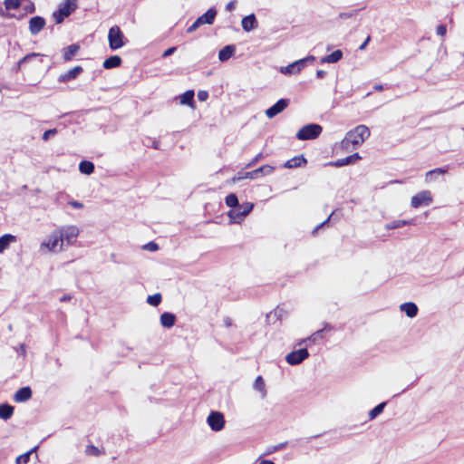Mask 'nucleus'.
Here are the masks:
<instances>
[{"label":"nucleus","mask_w":464,"mask_h":464,"mask_svg":"<svg viewBox=\"0 0 464 464\" xmlns=\"http://www.w3.org/2000/svg\"><path fill=\"white\" fill-rule=\"evenodd\" d=\"M158 248H159L158 245L154 242H150L144 246V249L149 250V251H156V250H158Z\"/></svg>","instance_id":"51"},{"label":"nucleus","mask_w":464,"mask_h":464,"mask_svg":"<svg viewBox=\"0 0 464 464\" xmlns=\"http://www.w3.org/2000/svg\"><path fill=\"white\" fill-rule=\"evenodd\" d=\"M63 245H72L79 236V228L76 226H63L57 228Z\"/></svg>","instance_id":"6"},{"label":"nucleus","mask_w":464,"mask_h":464,"mask_svg":"<svg viewBox=\"0 0 464 464\" xmlns=\"http://www.w3.org/2000/svg\"><path fill=\"white\" fill-rule=\"evenodd\" d=\"M14 408L10 404H0V419L4 420H9L14 414Z\"/></svg>","instance_id":"26"},{"label":"nucleus","mask_w":464,"mask_h":464,"mask_svg":"<svg viewBox=\"0 0 464 464\" xmlns=\"http://www.w3.org/2000/svg\"><path fill=\"white\" fill-rule=\"evenodd\" d=\"M242 28L246 32H250L257 27V21L254 14L245 16L241 22Z\"/></svg>","instance_id":"18"},{"label":"nucleus","mask_w":464,"mask_h":464,"mask_svg":"<svg viewBox=\"0 0 464 464\" xmlns=\"http://www.w3.org/2000/svg\"><path fill=\"white\" fill-rule=\"evenodd\" d=\"M304 61H305L306 64H307L308 63H313V62H314V61H315V57H314V55H308V56H306V57H305V58H304Z\"/></svg>","instance_id":"61"},{"label":"nucleus","mask_w":464,"mask_h":464,"mask_svg":"<svg viewBox=\"0 0 464 464\" xmlns=\"http://www.w3.org/2000/svg\"><path fill=\"white\" fill-rule=\"evenodd\" d=\"M282 313H283V309L277 307L276 309H275L274 312H271L269 314H267V319H270L272 316L281 318Z\"/></svg>","instance_id":"47"},{"label":"nucleus","mask_w":464,"mask_h":464,"mask_svg":"<svg viewBox=\"0 0 464 464\" xmlns=\"http://www.w3.org/2000/svg\"><path fill=\"white\" fill-rule=\"evenodd\" d=\"M16 242V237L11 234H5L0 237V253L7 249L11 243Z\"/></svg>","instance_id":"22"},{"label":"nucleus","mask_w":464,"mask_h":464,"mask_svg":"<svg viewBox=\"0 0 464 464\" xmlns=\"http://www.w3.org/2000/svg\"><path fill=\"white\" fill-rule=\"evenodd\" d=\"M263 158V154H257L247 165V168L255 166L261 159Z\"/></svg>","instance_id":"50"},{"label":"nucleus","mask_w":464,"mask_h":464,"mask_svg":"<svg viewBox=\"0 0 464 464\" xmlns=\"http://www.w3.org/2000/svg\"><path fill=\"white\" fill-rule=\"evenodd\" d=\"M309 357V353L306 348H302L293 351L285 356V361L290 365H297L303 362Z\"/></svg>","instance_id":"8"},{"label":"nucleus","mask_w":464,"mask_h":464,"mask_svg":"<svg viewBox=\"0 0 464 464\" xmlns=\"http://www.w3.org/2000/svg\"><path fill=\"white\" fill-rule=\"evenodd\" d=\"M274 170H275V168L273 166L263 165V166H261L260 168H258V169H256L255 170H252V171H249V172H246L245 173V177H247L250 179H256L260 175L261 176L270 175V174L273 173Z\"/></svg>","instance_id":"11"},{"label":"nucleus","mask_w":464,"mask_h":464,"mask_svg":"<svg viewBox=\"0 0 464 464\" xmlns=\"http://www.w3.org/2000/svg\"><path fill=\"white\" fill-rule=\"evenodd\" d=\"M325 75H326V72L324 71V70H318L316 72V77L319 78V79L324 78Z\"/></svg>","instance_id":"60"},{"label":"nucleus","mask_w":464,"mask_h":464,"mask_svg":"<svg viewBox=\"0 0 464 464\" xmlns=\"http://www.w3.org/2000/svg\"><path fill=\"white\" fill-rule=\"evenodd\" d=\"M322 130L323 128L319 124H307L297 131L296 138L300 140H314L321 134Z\"/></svg>","instance_id":"2"},{"label":"nucleus","mask_w":464,"mask_h":464,"mask_svg":"<svg viewBox=\"0 0 464 464\" xmlns=\"http://www.w3.org/2000/svg\"><path fill=\"white\" fill-rule=\"evenodd\" d=\"M194 91L188 90L185 92L183 94L179 97V102L182 105H188L190 107H193L194 105Z\"/></svg>","instance_id":"27"},{"label":"nucleus","mask_w":464,"mask_h":464,"mask_svg":"<svg viewBox=\"0 0 464 464\" xmlns=\"http://www.w3.org/2000/svg\"><path fill=\"white\" fill-rule=\"evenodd\" d=\"M446 172H447V169H441V168H438V169L430 170V171H428L426 173V181L430 182V181H431L435 178V176H437V175H443Z\"/></svg>","instance_id":"34"},{"label":"nucleus","mask_w":464,"mask_h":464,"mask_svg":"<svg viewBox=\"0 0 464 464\" xmlns=\"http://www.w3.org/2000/svg\"><path fill=\"white\" fill-rule=\"evenodd\" d=\"M69 204H70L72 208H83V204H82V203H81V202H79V201H75V200H73V201H70V202H69Z\"/></svg>","instance_id":"58"},{"label":"nucleus","mask_w":464,"mask_h":464,"mask_svg":"<svg viewBox=\"0 0 464 464\" xmlns=\"http://www.w3.org/2000/svg\"><path fill=\"white\" fill-rule=\"evenodd\" d=\"M41 54L40 53H29L27 55H25L24 58H22L18 64L19 66H22L24 63H26L27 61H30L32 60L33 58H35V57H38L40 56Z\"/></svg>","instance_id":"40"},{"label":"nucleus","mask_w":464,"mask_h":464,"mask_svg":"<svg viewBox=\"0 0 464 464\" xmlns=\"http://www.w3.org/2000/svg\"><path fill=\"white\" fill-rule=\"evenodd\" d=\"M208 424L214 431L221 430L225 426L224 416L219 411H212L208 417Z\"/></svg>","instance_id":"9"},{"label":"nucleus","mask_w":464,"mask_h":464,"mask_svg":"<svg viewBox=\"0 0 464 464\" xmlns=\"http://www.w3.org/2000/svg\"><path fill=\"white\" fill-rule=\"evenodd\" d=\"M370 42V36H368L366 38V40L361 44V46L359 47L360 50H363L366 45L368 44V43Z\"/></svg>","instance_id":"62"},{"label":"nucleus","mask_w":464,"mask_h":464,"mask_svg":"<svg viewBox=\"0 0 464 464\" xmlns=\"http://www.w3.org/2000/svg\"><path fill=\"white\" fill-rule=\"evenodd\" d=\"M370 136V130L365 125H358L348 131L341 141L343 150L349 151L361 146Z\"/></svg>","instance_id":"1"},{"label":"nucleus","mask_w":464,"mask_h":464,"mask_svg":"<svg viewBox=\"0 0 464 464\" xmlns=\"http://www.w3.org/2000/svg\"><path fill=\"white\" fill-rule=\"evenodd\" d=\"M176 50H177L176 47H169L166 51H164L162 56L163 57H168V56L173 54L176 52Z\"/></svg>","instance_id":"57"},{"label":"nucleus","mask_w":464,"mask_h":464,"mask_svg":"<svg viewBox=\"0 0 464 464\" xmlns=\"http://www.w3.org/2000/svg\"><path fill=\"white\" fill-rule=\"evenodd\" d=\"M77 8V0H64L60 4L59 8L63 16H69Z\"/></svg>","instance_id":"16"},{"label":"nucleus","mask_w":464,"mask_h":464,"mask_svg":"<svg viewBox=\"0 0 464 464\" xmlns=\"http://www.w3.org/2000/svg\"><path fill=\"white\" fill-rule=\"evenodd\" d=\"M330 218H331V216H330L326 220H324V222H322L321 224H319V225H318V226H317V227L313 230V234L314 235V234L317 232V230H318L319 228H321V227H324L326 223H328V222H329V220H330Z\"/></svg>","instance_id":"59"},{"label":"nucleus","mask_w":464,"mask_h":464,"mask_svg":"<svg viewBox=\"0 0 464 464\" xmlns=\"http://www.w3.org/2000/svg\"><path fill=\"white\" fill-rule=\"evenodd\" d=\"M436 32H437L438 35H440L441 37L445 36V34L447 33L446 25H444V24L438 25L436 28Z\"/></svg>","instance_id":"49"},{"label":"nucleus","mask_w":464,"mask_h":464,"mask_svg":"<svg viewBox=\"0 0 464 464\" xmlns=\"http://www.w3.org/2000/svg\"><path fill=\"white\" fill-rule=\"evenodd\" d=\"M176 316L171 313L165 312L160 315V324L163 327L170 328L175 324Z\"/></svg>","instance_id":"24"},{"label":"nucleus","mask_w":464,"mask_h":464,"mask_svg":"<svg viewBox=\"0 0 464 464\" xmlns=\"http://www.w3.org/2000/svg\"><path fill=\"white\" fill-rule=\"evenodd\" d=\"M295 70H296L295 65L294 63H292L291 64H289L287 66L281 67L280 72L284 74H295V73H296Z\"/></svg>","instance_id":"39"},{"label":"nucleus","mask_w":464,"mask_h":464,"mask_svg":"<svg viewBox=\"0 0 464 464\" xmlns=\"http://www.w3.org/2000/svg\"><path fill=\"white\" fill-rule=\"evenodd\" d=\"M72 299V296L69 295H65L60 298L61 302H68Z\"/></svg>","instance_id":"63"},{"label":"nucleus","mask_w":464,"mask_h":464,"mask_svg":"<svg viewBox=\"0 0 464 464\" xmlns=\"http://www.w3.org/2000/svg\"><path fill=\"white\" fill-rule=\"evenodd\" d=\"M414 224V220L413 219H410V220H401V219H399V220H393L390 223H387L385 225V229L387 230H391V229H396V228H400V227H402L406 225H412Z\"/></svg>","instance_id":"29"},{"label":"nucleus","mask_w":464,"mask_h":464,"mask_svg":"<svg viewBox=\"0 0 464 464\" xmlns=\"http://www.w3.org/2000/svg\"><path fill=\"white\" fill-rule=\"evenodd\" d=\"M24 10L28 13H34V5L32 2H26V5H24Z\"/></svg>","instance_id":"53"},{"label":"nucleus","mask_w":464,"mask_h":464,"mask_svg":"<svg viewBox=\"0 0 464 464\" xmlns=\"http://www.w3.org/2000/svg\"><path fill=\"white\" fill-rule=\"evenodd\" d=\"M386 402H382L371 410L369 411V419L374 420L377 416H379L383 411Z\"/></svg>","instance_id":"33"},{"label":"nucleus","mask_w":464,"mask_h":464,"mask_svg":"<svg viewBox=\"0 0 464 464\" xmlns=\"http://www.w3.org/2000/svg\"><path fill=\"white\" fill-rule=\"evenodd\" d=\"M198 98L201 102H205L208 98V93L207 91H199L198 92Z\"/></svg>","instance_id":"52"},{"label":"nucleus","mask_w":464,"mask_h":464,"mask_svg":"<svg viewBox=\"0 0 464 464\" xmlns=\"http://www.w3.org/2000/svg\"><path fill=\"white\" fill-rule=\"evenodd\" d=\"M57 133L56 129H51L44 132L43 140L44 141L48 140L52 136H54Z\"/></svg>","instance_id":"46"},{"label":"nucleus","mask_w":464,"mask_h":464,"mask_svg":"<svg viewBox=\"0 0 464 464\" xmlns=\"http://www.w3.org/2000/svg\"><path fill=\"white\" fill-rule=\"evenodd\" d=\"M254 204L246 202L241 205L238 204L236 208L228 212L229 218L235 223H240L253 209Z\"/></svg>","instance_id":"4"},{"label":"nucleus","mask_w":464,"mask_h":464,"mask_svg":"<svg viewBox=\"0 0 464 464\" xmlns=\"http://www.w3.org/2000/svg\"><path fill=\"white\" fill-rule=\"evenodd\" d=\"M16 352L21 354L23 357L26 355V347L24 344H20L19 347L16 348Z\"/></svg>","instance_id":"54"},{"label":"nucleus","mask_w":464,"mask_h":464,"mask_svg":"<svg viewBox=\"0 0 464 464\" xmlns=\"http://www.w3.org/2000/svg\"><path fill=\"white\" fill-rule=\"evenodd\" d=\"M400 310L406 314V315L410 318H413L418 314V306L412 303H403L400 305Z\"/></svg>","instance_id":"19"},{"label":"nucleus","mask_w":464,"mask_h":464,"mask_svg":"<svg viewBox=\"0 0 464 464\" xmlns=\"http://www.w3.org/2000/svg\"><path fill=\"white\" fill-rule=\"evenodd\" d=\"M41 247L47 248L52 252H59L63 250V243L57 229H55L42 242Z\"/></svg>","instance_id":"3"},{"label":"nucleus","mask_w":464,"mask_h":464,"mask_svg":"<svg viewBox=\"0 0 464 464\" xmlns=\"http://www.w3.org/2000/svg\"><path fill=\"white\" fill-rule=\"evenodd\" d=\"M357 14V11L356 10H353L351 12H342L339 14V17L341 19H349V18H353V17H355Z\"/></svg>","instance_id":"41"},{"label":"nucleus","mask_w":464,"mask_h":464,"mask_svg":"<svg viewBox=\"0 0 464 464\" xmlns=\"http://www.w3.org/2000/svg\"><path fill=\"white\" fill-rule=\"evenodd\" d=\"M236 47L234 45H227L222 48L218 53V59L221 62L227 61L235 53Z\"/></svg>","instance_id":"25"},{"label":"nucleus","mask_w":464,"mask_h":464,"mask_svg":"<svg viewBox=\"0 0 464 464\" xmlns=\"http://www.w3.org/2000/svg\"><path fill=\"white\" fill-rule=\"evenodd\" d=\"M289 102L286 99L278 100L273 106L266 111V115L272 119L280 112H282L288 105Z\"/></svg>","instance_id":"10"},{"label":"nucleus","mask_w":464,"mask_h":464,"mask_svg":"<svg viewBox=\"0 0 464 464\" xmlns=\"http://www.w3.org/2000/svg\"><path fill=\"white\" fill-rule=\"evenodd\" d=\"M305 164H306V160L303 155H301V156H296V157H294V158L288 160L284 164V167L286 169H294V168L304 166Z\"/></svg>","instance_id":"20"},{"label":"nucleus","mask_w":464,"mask_h":464,"mask_svg":"<svg viewBox=\"0 0 464 464\" xmlns=\"http://www.w3.org/2000/svg\"><path fill=\"white\" fill-rule=\"evenodd\" d=\"M200 25V24L198 23V20H196L187 30L188 33H193L196 31Z\"/></svg>","instance_id":"55"},{"label":"nucleus","mask_w":464,"mask_h":464,"mask_svg":"<svg viewBox=\"0 0 464 464\" xmlns=\"http://www.w3.org/2000/svg\"><path fill=\"white\" fill-rule=\"evenodd\" d=\"M359 160H361V156L359 155V153H354L346 158L339 159L335 161L330 162L329 165H332V166H334L337 168H341V167L354 163L355 161H357Z\"/></svg>","instance_id":"14"},{"label":"nucleus","mask_w":464,"mask_h":464,"mask_svg":"<svg viewBox=\"0 0 464 464\" xmlns=\"http://www.w3.org/2000/svg\"><path fill=\"white\" fill-rule=\"evenodd\" d=\"M322 333L323 330L316 331L313 334H311L309 337L301 339L297 342L296 345L302 346V345H309L310 343L316 342L318 339L322 338Z\"/></svg>","instance_id":"30"},{"label":"nucleus","mask_w":464,"mask_h":464,"mask_svg":"<svg viewBox=\"0 0 464 464\" xmlns=\"http://www.w3.org/2000/svg\"><path fill=\"white\" fill-rule=\"evenodd\" d=\"M82 71H83V69L82 66H79V65L75 66L72 69L69 70L68 72L62 73L58 77V82H66L72 81V80L77 78L78 75L82 72Z\"/></svg>","instance_id":"13"},{"label":"nucleus","mask_w":464,"mask_h":464,"mask_svg":"<svg viewBox=\"0 0 464 464\" xmlns=\"http://www.w3.org/2000/svg\"><path fill=\"white\" fill-rule=\"evenodd\" d=\"M45 26V20L42 16H34L29 20V31L33 35L39 34Z\"/></svg>","instance_id":"12"},{"label":"nucleus","mask_w":464,"mask_h":464,"mask_svg":"<svg viewBox=\"0 0 464 464\" xmlns=\"http://www.w3.org/2000/svg\"><path fill=\"white\" fill-rule=\"evenodd\" d=\"M79 170L85 175H91L94 171V164L89 160H82L79 164Z\"/></svg>","instance_id":"32"},{"label":"nucleus","mask_w":464,"mask_h":464,"mask_svg":"<svg viewBox=\"0 0 464 464\" xmlns=\"http://www.w3.org/2000/svg\"><path fill=\"white\" fill-rule=\"evenodd\" d=\"M259 464H275V463L269 459H263L259 462Z\"/></svg>","instance_id":"64"},{"label":"nucleus","mask_w":464,"mask_h":464,"mask_svg":"<svg viewBox=\"0 0 464 464\" xmlns=\"http://www.w3.org/2000/svg\"><path fill=\"white\" fill-rule=\"evenodd\" d=\"M32 397V390L30 387L20 388L14 395L15 402H24Z\"/></svg>","instance_id":"15"},{"label":"nucleus","mask_w":464,"mask_h":464,"mask_svg":"<svg viewBox=\"0 0 464 464\" xmlns=\"http://www.w3.org/2000/svg\"><path fill=\"white\" fill-rule=\"evenodd\" d=\"M286 445V442L280 443L278 445L273 446L271 448H268L267 451L266 452V455H269L275 451L280 450L283 448H285Z\"/></svg>","instance_id":"45"},{"label":"nucleus","mask_w":464,"mask_h":464,"mask_svg":"<svg viewBox=\"0 0 464 464\" xmlns=\"http://www.w3.org/2000/svg\"><path fill=\"white\" fill-rule=\"evenodd\" d=\"M225 202L229 208H235L238 206V199L236 194H229L226 197Z\"/></svg>","instance_id":"37"},{"label":"nucleus","mask_w":464,"mask_h":464,"mask_svg":"<svg viewBox=\"0 0 464 464\" xmlns=\"http://www.w3.org/2000/svg\"><path fill=\"white\" fill-rule=\"evenodd\" d=\"M37 447L33 448L29 451H27L24 454L20 455L16 458V464H27L30 459V455L35 451Z\"/></svg>","instance_id":"36"},{"label":"nucleus","mask_w":464,"mask_h":464,"mask_svg":"<svg viewBox=\"0 0 464 464\" xmlns=\"http://www.w3.org/2000/svg\"><path fill=\"white\" fill-rule=\"evenodd\" d=\"M80 46L77 44L69 45L63 50V55L65 62L71 61L79 52Z\"/></svg>","instance_id":"21"},{"label":"nucleus","mask_w":464,"mask_h":464,"mask_svg":"<svg viewBox=\"0 0 464 464\" xmlns=\"http://www.w3.org/2000/svg\"><path fill=\"white\" fill-rule=\"evenodd\" d=\"M24 0H5L4 5L5 10H15L21 6Z\"/></svg>","instance_id":"35"},{"label":"nucleus","mask_w":464,"mask_h":464,"mask_svg":"<svg viewBox=\"0 0 464 464\" xmlns=\"http://www.w3.org/2000/svg\"><path fill=\"white\" fill-rule=\"evenodd\" d=\"M53 17L56 24H61L66 16H63L62 11L58 9L53 14Z\"/></svg>","instance_id":"42"},{"label":"nucleus","mask_w":464,"mask_h":464,"mask_svg":"<svg viewBox=\"0 0 464 464\" xmlns=\"http://www.w3.org/2000/svg\"><path fill=\"white\" fill-rule=\"evenodd\" d=\"M148 304H150L152 306H157L161 302V295L160 294H155L152 295H149L147 298Z\"/></svg>","instance_id":"38"},{"label":"nucleus","mask_w":464,"mask_h":464,"mask_svg":"<svg viewBox=\"0 0 464 464\" xmlns=\"http://www.w3.org/2000/svg\"><path fill=\"white\" fill-rule=\"evenodd\" d=\"M248 179L247 177H245V173H238L237 175L234 176L230 180L229 183L235 184L237 181L241 179Z\"/></svg>","instance_id":"48"},{"label":"nucleus","mask_w":464,"mask_h":464,"mask_svg":"<svg viewBox=\"0 0 464 464\" xmlns=\"http://www.w3.org/2000/svg\"><path fill=\"white\" fill-rule=\"evenodd\" d=\"M217 15V10L215 8H209L205 14L200 15L197 20L200 25L212 24Z\"/></svg>","instance_id":"17"},{"label":"nucleus","mask_w":464,"mask_h":464,"mask_svg":"<svg viewBox=\"0 0 464 464\" xmlns=\"http://www.w3.org/2000/svg\"><path fill=\"white\" fill-rule=\"evenodd\" d=\"M85 452L88 455H93V456H98L100 454L99 449L97 447H95V446H92V445L88 446L86 448Z\"/></svg>","instance_id":"44"},{"label":"nucleus","mask_w":464,"mask_h":464,"mask_svg":"<svg viewBox=\"0 0 464 464\" xmlns=\"http://www.w3.org/2000/svg\"><path fill=\"white\" fill-rule=\"evenodd\" d=\"M343 57V52L341 50H336L332 53L325 55L321 58L322 63H334L340 61Z\"/></svg>","instance_id":"23"},{"label":"nucleus","mask_w":464,"mask_h":464,"mask_svg":"<svg viewBox=\"0 0 464 464\" xmlns=\"http://www.w3.org/2000/svg\"><path fill=\"white\" fill-rule=\"evenodd\" d=\"M253 387H254V389L256 391L260 392V395H261L262 399L266 398V396L267 394V392H266V389L265 381L262 378V376H257L256 378Z\"/></svg>","instance_id":"28"},{"label":"nucleus","mask_w":464,"mask_h":464,"mask_svg":"<svg viewBox=\"0 0 464 464\" xmlns=\"http://www.w3.org/2000/svg\"><path fill=\"white\" fill-rule=\"evenodd\" d=\"M236 5H237L236 0H232V1L228 2L226 5L227 11H229V12L233 11L236 8Z\"/></svg>","instance_id":"56"},{"label":"nucleus","mask_w":464,"mask_h":464,"mask_svg":"<svg viewBox=\"0 0 464 464\" xmlns=\"http://www.w3.org/2000/svg\"><path fill=\"white\" fill-rule=\"evenodd\" d=\"M108 41L111 50H117L125 45L124 35L119 26L114 25L110 28Z\"/></svg>","instance_id":"5"},{"label":"nucleus","mask_w":464,"mask_h":464,"mask_svg":"<svg viewBox=\"0 0 464 464\" xmlns=\"http://www.w3.org/2000/svg\"><path fill=\"white\" fill-rule=\"evenodd\" d=\"M121 63V58L118 55H112L109 58H107L103 62V67L105 69H112L120 66Z\"/></svg>","instance_id":"31"},{"label":"nucleus","mask_w":464,"mask_h":464,"mask_svg":"<svg viewBox=\"0 0 464 464\" xmlns=\"http://www.w3.org/2000/svg\"><path fill=\"white\" fill-rule=\"evenodd\" d=\"M294 63L296 68L295 72L298 73L306 66V63L304 58L294 62Z\"/></svg>","instance_id":"43"},{"label":"nucleus","mask_w":464,"mask_h":464,"mask_svg":"<svg viewBox=\"0 0 464 464\" xmlns=\"http://www.w3.org/2000/svg\"><path fill=\"white\" fill-rule=\"evenodd\" d=\"M432 202L431 193L429 190H422L411 198V205L414 208L421 206H429Z\"/></svg>","instance_id":"7"}]
</instances>
